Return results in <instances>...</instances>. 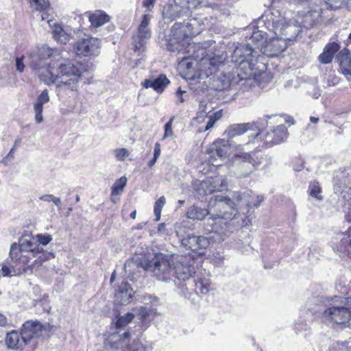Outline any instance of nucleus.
<instances>
[{
    "mask_svg": "<svg viewBox=\"0 0 351 351\" xmlns=\"http://www.w3.org/2000/svg\"><path fill=\"white\" fill-rule=\"evenodd\" d=\"M28 58L30 67L45 84L55 85L58 92L77 90L82 71L71 62L58 64L62 58L56 49L42 46L32 51Z\"/></svg>",
    "mask_w": 351,
    "mask_h": 351,
    "instance_id": "obj_1",
    "label": "nucleus"
},
{
    "mask_svg": "<svg viewBox=\"0 0 351 351\" xmlns=\"http://www.w3.org/2000/svg\"><path fill=\"white\" fill-rule=\"evenodd\" d=\"M249 193L235 192L233 195L234 200L222 195H217L211 198L210 203L214 201L216 206L219 209L213 214L206 220L204 225V230L208 232H215L221 236V239L224 240L225 237L233 232V224L231 221L235 219L237 215L236 206H245L247 207L253 206L258 207L263 202L262 196H257L256 203H252L250 199Z\"/></svg>",
    "mask_w": 351,
    "mask_h": 351,
    "instance_id": "obj_2",
    "label": "nucleus"
},
{
    "mask_svg": "<svg viewBox=\"0 0 351 351\" xmlns=\"http://www.w3.org/2000/svg\"><path fill=\"white\" fill-rule=\"evenodd\" d=\"M182 256H169L162 253L156 254L154 257L145 263L143 267L153 272L156 278L162 282H169L175 276L185 281L195 274V268L183 264Z\"/></svg>",
    "mask_w": 351,
    "mask_h": 351,
    "instance_id": "obj_3",
    "label": "nucleus"
},
{
    "mask_svg": "<svg viewBox=\"0 0 351 351\" xmlns=\"http://www.w3.org/2000/svg\"><path fill=\"white\" fill-rule=\"evenodd\" d=\"M198 22L193 18L186 25L175 23L171 28V38L167 45V49L178 53H190L194 51L195 45L190 43L189 37L199 34L202 27L197 25Z\"/></svg>",
    "mask_w": 351,
    "mask_h": 351,
    "instance_id": "obj_4",
    "label": "nucleus"
},
{
    "mask_svg": "<svg viewBox=\"0 0 351 351\" xmlns=\"http://www.w3.org/2000/svg\"><path fill=\"white\" fill-rule=\"evenodd\" d=\"M258 27L261 24H264L265 28L271 31L276 36H280L282 39L292 40L295 39L299 33L298 27L293 24L286 23L285 20L280 16H275L272 12L266 14L258 19Z\"/></svg>",
    "mask_w": 351,
    "mask_h": 351,
    "instance_id": "obj_5",
    "label": "nucleus"
},
{
    "mask_svg": "<svg viewBox=\"0 0 351 351\" xmlns=\"http://www.w3.org/2000/svg\"><path fill=\"white\" fill-rule=\"evenodd\" d=\"M39 244L34 242L29 237H22L19 239V243H14L9 253L10 258L14 263L21 264L22 266L27 265L29 259L35 257V254L38 252Z\"/></svg>",
    "mask_w": 351,
    "mask_h": 351,
    "instance_id": "obj_6",
    "label": "nucleus"
},
{
    "mask_svg": "<svg viewBox=\"0 0 351 351\" xmlns=\"http://www.w3.org/2000/svg\"><path fill=\"white\" fill-rule=\"evenodd\" d=\"M175 230L181 240L182 245L193 252L205 250L210 245V237L195 236L193 233L188 232L189 229L184 222L176 223Z\"/></svg>",
    "mask_w": 351,
    "mask_h": 351,
    "instance_id": "obj_7",
    "label": "nucleus"
},
{
    "mask_svg": "<svg viewBox=\"0 0 351 351\" xmlns=\"http://www.w3.org/2000/svg\"><path fill=\"white\" fill-rule=\"evenodd\" d=\"M258 56V51L253 49L252 46H250V43H247L236 47L232 54V60L236 64L243 65V67L247 64L249 68L252 70Z\"/></svg>",
    "mask_w": 351,
    "mask_h": 351,
    "instance_id": "obj_8",
    "label": "nucleus"
},
{
    "mask_svg": "<svg viewBox=\"0 0 351 351\" xmlns=\"http://www.w3.org/2000/svg\"><path fill=\"white\" fill-rule=\"evenodd\" d=\"M323 318L329 322L346 326L351 318V311L345 304L343 306H332L324 312Z\"/></svg>",
    "mask_w": 351,
    "mask_h": 351,
    "instance_id": "obj_9",
    "label": "nucleus"
},
{
    "mask_svg": "<svg viewBox=\"0 0 351 351\" xmlns=\"http://www.w3.org/2000/svg\"><path fill=\"white\" fill-rule=\"evenodd\" d=\"M231 147V144L229 141L225 139H217L210 145L206 152L209 155L208 162L213 165H219L215 163L217 160V157L222 160L226 158L229 155V151Z\"/></svg>",
    "mask_w": 351,
    "mask_h": 351,
    "instance_id": "obj_10",
    "label": "nucleus"
},
{
    "mask_svg": "<svg viewBox=\"0 0 351 351\" xmlns=\"http://www.w3.org/2000/svg\"><path fill=\"white\" fill-rule=\"evenodd\" d=\"M100 41L93 37H87L80 39L75 45V50L78 56H95L100 51Z\"/></svg>",
    "mask_w": 351,
    "mask_h": 351,
    "instance_id": "obj_11",
    "label": "nucleus"
},
{
    "mask_svg": "<svg viewBox=\"0 0 351 351\" xmlns=\"http://www.w3.org/2000/svg\"><path fill=\"white\" fill-rule=\"evenodd\" d=\"M151 16L144 14L138 29V32L133 37V45L136 51H143L147 40L151 37V30L148 25Z\"/></svg>",
    "mask_w": 351,
    "mask_h": 351,
    "instance_id": "obj_12",
    "label": "nucleus"
},
{
    "mask_svg": "<svg viewBox=\"0 0 351 351\" xmlns=\"http://www.w3.org/2000/svg\"><path fill=\"white\" fill-rule=\"evenodd\" d=\"M287 47V42L281 38H271L261 48V51L268 57H275Z\"/></svg>",
    "mask_w": 351,
    "mask_h": 351,
    "instance_id": "obj_13",
    "label": "nucleus"
},
{
    "mask_svg": "<svg viewBox=\"0 0 351 351\" xmlns=\"http://www.w3.org/2000/svg\"><path fill=\"white\" fill-rule=\"evenodd\" d=\"M243 145H234V149L237 152L234 155L236 160H241L243 162H247L251 165L250 171L251 172L254 169L258 167L263 160V157L258 156L256 152H241Z\"/></svg>",
    "mask_w": 351,
    "mask_h": 351,
    "instance_id": "obj_14",
    "label": "nucleus"
},
{
    "mask_svg": "<svg viewBox=\"0 0 351 351\" xmlns=\"http://www.w3.org/2000/svg\"><path fill=\"white\" fill-rule=\"evenodd\" d=\"M190 6H182L176 2L169 3L162 11L163 17L171 21L190 14Z\"/></svg>",
    "mask_w": 351,
    "mask_h": 351,
    "instance_id": "obj_15",
    "label": "nucleus"
},
{
    "mask_svg": "<svg viewBox=\"0 0 351 351\" xmlns=\"http://www.w3.org/2000/svg\"><path fill=\"white\" fill-rule=\"evenodd\" d=\"M42 330L43 326L39 322L28 320L23 324L21 332L23 338L28 343L31 339L38 337Z\"/></svg>",
    "mask_w": 351,
    "mask_h": 351,
    "instance_id": "obj_16",
    "label": "nucleus"
},
{
    "mask_svg": "<svg viewBox=\"0 0 351 351\" xmlns=\"http://www.w3.org/2000/svg\"><path fill=\"white\" fill-rule=\"evenodd\" d=\"M288 136V132L284 125H278L271 132H267L265 136V143L267 146L271 147L280 143Z\"/></svg>",
    "mask_w": 351,
    "mask_h": 351,
    "instance_id": "obj_17",
    "label": "nucleus"
},
{
    "mask_svg": "<svg viewBox=\"0 0 351 351\" xmlns=\"http://www.w3.org/2000/svg\"><path fill=\"white\" fill-rule=\"evenodd\" d=\"M49 95L48 90L45 89L39 95L36 101L33 104V109L34 112V120L37 123H40L43 121V105L49 101Z\"/></svg>",
    "mask_w": 351,
    "mask_h": 351,
    "instance_id": "obj_18",
    "label": "nucleus"
},
{
    "mask_svg": "<svg viewBox=\"0 0 351 351\" xmlns=\"http://www.w3.org/2000/svg\"><path fill=\"white\" fill-rule=\"evenodd\" d=\"M203 187H206L205 191L208 193H213L215 191H223L226 189L227 182L223 176H216L211 178L202 184Z\"/></svg>",
    "mask_w": 351,
    "mask_h": 351,
    "instance_id": "obj_19",
    "label": "nucleus"
},
{
    "mask_svg": "<svg viewBox=\"0 0 351 351\" xmlns=\"http://www.w3.org/2000/svg\"><path fill=\"white\" fill-rule=\"evenodd\" d=\"M322 10L323 8L318 7L306 12L301 21L302 26L308 29L317 24L320 21Z\"/></svg>",
    "mask_w": 351,
    "mask_h": 351,
    "instance_id": "obj_20",
    "label": "nucleus"
},
{
    "mask_svg": "<svg viewBox=\"0 0 351 351\" xmlns=\"http://www.w3.org/2000/svg\"><path fill=\"white\" fill-rule=\"evenodd\" d=\"M169 83V80L166 75H160L156 78L147 79L141 82V85L145 88H152L154 90L161 93Z\"/></svg>",
    "mask_w": 351,
    "mask_h": 351,
    "instance_id": "obj_21",
    "label": "nucleus"
},
{
    "mask_svg": "<svg viewBox=\"0 0 351 351\" xmlns=\"http://www.w3.org/2000/svg\"><path fill=\"white\" fill-rule=\"evenodd\" d=\"M254 126H255V125L251 123L232 124L225 130L223 134L228 138L230 139L235 136L242 135L248 130H253Z\"/></svg>",
    "mask_w": 351,
    "mask_h": 351,
    "instance_id": "obj_22",
    "label": "nucleus"
},
{
    "mask_svg": "<svg viewBox=\"0 0 351 351\" xmlns=\"http://www.w3.org/2000/svg\"><path fill=\"white\" fill-rule=\"evenodd\" d=\"M238 82L234 77H232L230 73H221L217 77H214L213 82V88L217 90H222L226 89L231 85H234Z\"/></svg>",
    "mask_w": 351,
    "mask_h": 351,
    "instance_id": "obj_23",
    "label": "nucleus"
},
{
    "mask_svg": "<svg viewBox=\"0 0 351 351\" xmlns=\"http://www.w3.org/2000/svg\"><path fill=\"white\" fill-rule=\"evenodd\" d=\"M341 73L345 75H351V56L348 49L341 50L337 56Z\"/></svg>",
    "mask_w": 351,
    "mask_h": 351,
    "instance_id": "obj_24",
    "label": "nucleus"
},
{
    "mask_svg": "<svg viewBox=\"0 0 351 351\" xmlns=\"http://www.w3.org/2000/svg\"><path fill=\"white\" fill-rule=\"evenodd\" d=\"M5 343L10 349H19L27 344L26 340L23 338L21 332L19 334L16 330H12L7 334Z\"/></svg>",
    "mask_w": 351,
    "mask_h": 351,
    "instance_id": "obj_25",
    "label": "nucleus"
},
{
    "mask_svg": "<svg viewBox=\"0 0 351 351\" xmlns=\"http://www.w3.org/2000/svg\"><path fill=\"white\" fill-rule=\"evenodd\" d=\"M339 49V46L336 43H329L324 48L323 52L319 56V60L323 64H328L332 62L334 55Z\"/></svg>",
    "mask_w": 351,
    "mask_h": 351,
    "instance_id": "obj_26",
    "label": "nucleus"
},
{
    "mask_svg": "<svg viewBox=\"0 0 351 351\" xmlns=\"http://www.w3.org/2000/svg\"><path fill=\"white\" fill-rule=\"evenodd\" d=\"M267 34L264 32L263 29H256L254 30L251 36L249 38V43L251 45H254L252 46L253 49L257 50L259 52L261 51V48L262 46H264L267 41H264L265 36Z\"/></svg>",
    "mask_w": 351,
    "mask_h": 351,
    "instance_id": "obj_27",
    "label": "nucleus"
},
{
    "mask_svg": "<svg viewBox=\"0 0 351 351\" xmlns=\"http://www.w3.org/2000/svg\"><path fill=\"white\" fill-rule=\"evenodd\" d=\"M88 18L91 25L95 27H100L110 21V16L101 10L90 14Z\"/></svg>",
    "mask_w": 351,
    "mask_h": 351,
    "instance_id": "obj_28",
    "label": "nucleus"
},
{
    "mask_svg": "<svg viewBox=\"0 0 351 351\" xmlns=\"http://www.w3.org/2000/svg\"><path fill=\"white\" fill-rule=\"evenodd\" d=\"M209 214L208 210L193 206L188 208L186 216L191 219L202 220Z\"/></svg>",
    "mask_w": 351,
    "mask_h": 351,
    "instance_id": "obj_29",
    "label": "nucleus"
},
{
    "mask_svg": "<svg viewBox=\"0 0 351 351\" xmlns=\"http://www.w3.org/2000/svg\"><path fill=\"white\" fill-rule=\"evenodd\" d=\"M38 252H36L35 254L34 258H36L34 260L32 266L36 265H41L43 262L51 260V258H54V254L52 252L44 251L42 247H40V246H38Z\"/></svg>",
    "mask_w": 351,
    "mask_h": 351,
    "instance_id": "obj_30",
    "label": "nucleus"
},
{
    "mask_svg": "<svg viewBox=\"0 0 351 351\" xmlns=\"http://www.w3.org/2000/svg\"><path fill=\"white\" fill-rule=\"evenodd\" d=\"M341 236L342 238L337 246V250L349 254L351 253V235L343 234Z\"/></svg>",
    "mask_w": 351,
    "mask_h": 351,
    "instance_id": "obj_31",
    "label": "nucleus"
},
{
    "mask_svg": "<svg viewBox=\"0 0 351 351\" xmlns=\"http://www.w3.org/2000/svg\"><path fill=\"white\" fill-rule=\"evenodd\" d=\"M130 336V334L128 331L124 332V333L123 334V337L118 333H113L110 336V341L117 344V348L120 347L121 348H123L128 344Z\"/></svg>",
    "mask_w": 351,
    "mask_h": 351,
    "instance_id": "obj_32",
    "label": "nucleus"
},
{
    "mask_svg": "<svg viewBox=\"0 0 351 351\" xmlns=\"http://www.w3.org/2000/svg\"><path fill=\"white\" fill-rule=\"evenodd\" d=\"M53 34L54 38L61 43H66L69 41V35L59 25H54L53 27Z\"/></svg>",
    "mask_w": 351,
    "mask_h": 351,
    "instance_id": "obj_33",
    "label": "nucleus"
},
{
    "mask_svg": "<svg viewBox=\"0 0 351 351\" xmlns=\"http://www.w3.org/2000/svg\"><path fill=\"white\" fill-rule=\"evenodd\" d=\"M127 178L125 176H122L119 180H116L112 187V195H120L126 185Z\"/></svg>",
    "mask_w": 351,
    "mask_h": 351,
    "instance_id": "obj_34",
    "label": "nucleus"
},
{
    "mask_svg": "<svg viewBox=\"0 0 351 351\" xmlns=\"http://www.w3.org/2000/svg\"><path fill=\"white\" fill-rule=\"evenodd\" d=\"M30 6L36 11H45L49 7L48 0H29Z\"/></svg>",
    "mask_w": 351,
    "mask_h": 351,
    "instance_id": "obj_35",
    "label": "nucleus"
},
{
    "mask_svg": "<svg viewBox=\"0 0 351 351\" xmlns=\"http://www.w3.org/2000/svg\"><path fill=\"white\" fill-rule=\"evenodd\" d=\"M308 192H309V195L311 197H315L318 200H322L323 199V197L321 195V193H322L321 187L319 185L318 182H311L309 184V187H308Z\"/></svg>",
    "mask_w": 351,
    "mask_h": 351,
    "instance_id": "obj_36",
    "label": "nucleus"
},
{
    "mask_svg": "<svg viewBox=\"0 0 351 351\" xmlns=\"http://www.w3.org/2000/svg\"><path fill=\"white\" fill-rule=\"evenodd\" d=\"M134 317V314L131 313H128L121 316L116 322V327L118 328H124L132 321Z\"/></svg>",
    "mask_w": 351,
    "mask_h": 351,
    "instance_id": "obj_37",
    "label": "nucleus"
},
{
    "mask_svg": "<svg viewBox=\"0 0 351 351\" xmlns=\"http://www.w3.org/2000/svg\"><path fill=\"white\" fill-rule=\"evenodd\" d=\"M165 204V198L164 196H161L154 204V215L156 216V221H158L160 219V215L162 209Z\"/></svg>",
    "mask_w": 351,
    "mask_h": 351,
    "instance_id": "obj_38",
    "label": "nucleus"
},
{
    "mask_svg": "<svg viewBox=\"0 0 351 351\" xmlns=\"http://www.w3.org/2000/svg\"><path fill=\"white\" fill-rule=\"evenodd\" d=\"M117 299L121 298L119 303L122 305L127 304L129 303L130 298H132L131 292L128 293V290L120 291L116 295Z\"/></svg>",
    "mask_w": 351,
    "mask_h": 351,
    "instance_id": "obj_39",
    "label": "nucleus"
},
{
    "mask_svg": "<svg viewBox=\"0 0 351 351\" xmlns=\"http://www.w3.org/2000/svg\"><path fill=\"white\" fill-rule=\"evenodd\" d=\"M118 160L123 161L129 156V152L125 148L117 149L114 151Z\"/></svg>",
    "mask_w": 351,
    "mask_h": 351,
    "instance_id": "obj_40",
    "label": "nucleus"
},
{
    "mask_svg": "<svg viewBox=\"0 0 351 351\" xmlns=\"http://www.w3.org/2000/svg\"><path fill=\"white\" fill-rule=\"evenodd\" d=\"M36 237L37 239L36 242L43 245H47L52 240V237L48 234H38L36 236Z\"/></svg>",
    "mask_w": 351,
    "mask_h": 351,
    "instance_id": "obj_41",
    "label": "nucleus"
},
{
    "mask_svg": "<svg viewBox=\"0 0 351 351\" xmlns=\"http://www.w3.org/2000/svg\"><path fill=\"white\" fill-rule=\"evenodd\" d=\"M326 6H328L331 9L336 10L341 7L345 0H324Z\"/></svg>",
    "mask_w": 351,
    "mask_h": 351,
    "instance_id": "obj_42",
    "label": "nucleus"
},
{
    "mask_svg": "<svg viewBox=\"0 0 351 351\" xmlns=\"http://www.w3.org/2000/svg\"><path fill=\"white\" fill-rule=\"evenodd\" d=\"M173 120V117H171L169 121L165 123V133L163 136V139L166 138L167 137L171 136L173 135V130H172V121Z\"/></svg>",
    "mask_w": 351,
    "mask_h": 351,
    "instance_id": "obj_43",
    "label": "nucleus"
},
{
    "mask_svg": "<svg viewBox=\"0 0 351 351\" xmlns=\"http://www.w3.org/2000/svg\"><path fill=\"white\" fill-rule=\"evenodd\" d=\"M339 79L337 76L334 75H330L327 77V85L328 86H335L336 84H339Z\"/></svg>",
    "mask_w": 351,
    "mask_h": 351,
    "instance_id": "obj_44",
    "label": "nucleus"
},
{
    "mask_svg": "<svg viewBox=\"0 0 351 351\" xmlns=\"http://www.w3.org/2000/svg\"><path fill=\"white\" fill-rule=\"evenodd\" d=\"M138 315L142 321H144L149 315V312L145 306H141L138 310Z\"/></svg>",
    "mask_w": 351,
    "mask_h": 351,
    "instance_id": "obj_45",
    "label": "nucleus"
},
{
    "mask_svg": "<svg viewBox=\"0 0 351 351\" xmlns=\"http://www.w3.org/2000/svg\"><path fill=\"white\" fill-rule=\"evenodd\" d=\"M23 57H21V58H17L16 60V69H17V71H19L21 73L23 71L24 67H25V65L23 62Z\"/></svg>",
    "mask_w": 351,
    "mask_h": 351,
    "instance_id": "obj_46",
    "label": "nucleus"
},
{
    "mask_svg": "<svg viewBox=\"0 0 351 351\" xmlns=\"http://www.w3.org/2000/svg\"><path fill=\"white\" fill-rule=\"evenodd\" d=\"M156 0H144L143 1V5L145 8H146L148 10H151L154 6Z\"/></svg>",
    "mask_w": 351,
    "mask_h": 351,
    "instance_id": "obj_47",
    "label": "nucleus"
},
{
    "mask_svg": "<svg viewBox=\"0 0 351 351\" xmlns=\"http://www.w3.org/2000/svg\"><path fill=\"white\" fill-rule=\"evenodd\" d=\"M222 117V111L219 110L217 112H214L212 115L209 117L213 121H215L216 122L217 121L219 120Z\"/></svg>",
    "mask_w": 351,
    "mask_h": 351,
    "instance_id": "obj_48",
    "label": "nucleus"
},
{
    "mask_svg": "<svg viewBox=\"0 0 351 351\" xmlns=\"http://www.w3.org/2000/svg\"><path fill=\"white\" fill-rule=\"evenodd\" d=\"M53 197H54L53 195L46 194V195H43L40 196L39 197V199L44 202H52V200L53 199Z\"/></svg>",
    "mask_w": 351,
    "mask_h": 351,
    "instance_id": "obj_49",
    "label": "nucleus"
},
{
    "mask_svg": "<svg viewBox=\"0 0 351 351\" xmlns=\"http://www.w3.org/2000/svg\"><path fill=\"white\" fill-rule=\"evenodd\" d=\"M185 93V91L182 90L180 88L177 90L176 95L180 103H183L185 99L183 97V94H184Z\"/></svg>",
    "mask_w": 351,
    "mask_h": 351,
    "instance_id": "obj_50",
    "label": "nucleus"
},
{
    "mask_svg": "<svg viewBox=\"0 0 351 351\" xmlns=\"http://www.w3.org/2000/svg\"><path fill=\"white\" fill-rule=\"evenodd\" d=\"M14 149H14V147H13L10 149V152H9V153H8V154L6 156V157H5V158H4L2 160L1 162H3V163H4L5 165H6V163H7V160H8L9 158H12H12H14L13 152H14Z\"/></svg>",
    "mask_w": 351,
    "mask_h": 351,
    "instance_id": "obj_51",
    "label": "nucleus"
},
{
    "mask_svg": "<svg viewBox=\"0 0 351 351\" xmlns=\"http://www.w3.org/2000/svg\"><path fill=\"white\" fill-rule=\"evenodd\" d=\"M1 273L3 276H8L11 273V269L7 265H3L1 268Z\"/></svg>",
    "mask_w": 351,
    "mask_h": 351,
    "instance_id": "obj_52",
    "label": "nucleus"
},
{
    "mask_svg": "<svg viewBox=\"0 0 351 351\" xmlns=\"http://www.w3.org/2000/svg\"><path fill=\"white\" fill-rule=\"evenodd\" d=\"M195 286H196V288L197 289H199L200 291H201V293H207L208 292V289L205 287L203 286V284L202 282H198L195 284Z\"/></svg>",
    "mask_w": 351,
    "mask_h": 351,
    "instance_id": "obj_53",
    "label": "nucleus"
},
{
    "mask_svg": "<svg viewBox=\"0 0 351 351\" xmlns=\"http://www.w3.org/2000/svg\"><path fill=\"white\" fill-rule=\"evenodd\" d=\"M160 154V145L158 143H156L154 147V156L156 157H159Z\"/></svg>",
    "mask_w": 351,
    "mask_h": 351,
    "instance_id": "obj_54",
    "label": "nucleus"
},
{
    "mask_svg": "<svg viewBox=\"0 0 351 351\" xmlns=\"http://www.w3.org/2000/svg\"><path fill=\"white\" fill-rule=\"evenodd\" d=\"M195 48H196V47L194 48V49H195ZM194 52H195V50H194V51H192L190 53H188V54H189V56H182V57L179 58L178 59H180V60H181V61H180V64H184V61H185V60H187L188 59H189V58H190L191 56L194 57V55H191V53H194Z\"/></svg>",
    "mask_w": 351,
    "mask_h": 351,
    "instance_id": "obj_55",
    "label": "nucleus"
},
{
    "mask_svg": "<svg viewBox=\"0 0 351 351\" xmlns=\"http://www.w3.org/2000/svg\"><path fill=\"white\" fill-rule=\"evenodd\" d=\"M259 136H260V133L259 132H257L256 134L251 136L252 138L249 141V142L245 144V145H248L250 143H254L256 141H258V140L260 138Z\"/></svg>",
    "mask_w": 351,
    "mask_h": 351,
    "instance_id": "obj_56",
    "label": "nucleus"
},
{
    "mask_svg": "<svg viewBox=\"0 0 351 351\" xmlns=\"http://www.w3.org/2000/svg\"><path fill=\"white\" fill-rule=\"evenodd\" d=\"M134 265H136V263L133 261L128 260L125 263V266H124L125 270L127 271L128 268H131L132 266H134Z\"/></svg>",
    "mask_w": 351,
    "mask_h": 351,
    "instance_id": "obj_57",
    "label": "nucleus"
},
{
    "mask_svg": "<svg viewBox=\"0 0 351 351\" xmlns=\"http://www.w3.org/2000/svg\"><path fill=\"white\" fill-rule=\"evenodd\" d=\"M215 123V121H213V119L209 118L208 122L206 123L205 130H208L210 129L211 128H213Z\"/></svg>",
    "mask_w": 351,
    "mask_h": 351,
    "instance_id": "obj_58",
    "label": "nucleus"
},
{
    "mask_svg": "<svg viewBox=\"0 0 351 351\" xmlns=\"http://www.w3.org/2000/svg\"><path fill=\"white\" fill-rule=\"evenodd\" d=\"M52 202L54 203V204L56 206H57L58 207L61 208L62 202H61V199L59 197H56L54 196L53 197V199L52 200Z\"/></svg>",
    "mask_w": 351,
    "mask_h": 351,
    "instance_id": "obj_59",
    "label": "nucleus"
},
{
    "mask_svg": "<svg viewBox=\"0 0 351 351\" xmlns=\"http://www.w3.org/2000/svg\"><path fill=\"white\" fill-rule=\"evenodd\" d=\"M7 324V318L2 314H0V326H4Z\"/></svg>",
    "mask_w": 351,
    "mask_h": 351,
    "instance_id": "obj_60",
    "label": "nucleus"
},
{
    "mask_svg": "<svg viewBox=\"0 0 351 351\" xmlns=\"http://www.w3.org/2000/svg\"><path fill=\"white\" fill-rule=\"evenodd\" d=\"M345 304L350 308L351 307V296L344 299Z\"/></svg>",
    "mask_w": 351,
    "mask_h": 351,
    "instance_id": "obj_61",
    "label": "nucleus"
},
{
    "mask_svg": "<svg viewBox=\"0 0 351 351\" xmlns=\"http://www.w3.org/2000/svg\"><path fill=\"white\" fill-rule=\"evenodd\" d=\"M157 159H158V157H156L154 156L153 158L149 162L148 166L150 167H153L155 165V163L156 162Z\"/></svg>",
    "mask_w": 351,
    "mask_h": 351,
    "instance_id": "obj_62",
    "label": "nucleus"
},
{
    "mask_svg": "<svg viewBox=\"0 0 351 351\" xmlns=\"http://www.w3.org/2000/svg\"><path fill=\"white\" fill-rule=\"evenodd\" d=\"M165 223H161L158 225V232H162L165 230Z\"/></svg>",
    "mask_w": 351,
    "mask_h": 351,
    "instance_id": "obj_63",
    "label": "nucleus"
},
{
    "mask_svg": "<svg viewBox=\"0 0 351 351\" xmlns=\"http://www.w3.org/2000/svg\"><path fill=\"white\" fill-rule=\"evenodd\" d=\"M310 121L313 123H317L318 122V121H319V119L317 118V117H310Z\"/></svg>",
    "mask_w": 351,
    "mask_h": 351,
    "instance_id": "obj_64",
    "label": "nucleus"
}]
</instances>
